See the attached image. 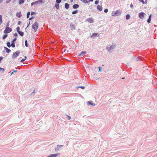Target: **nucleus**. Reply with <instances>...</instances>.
I'll use <instances>...</instances> for the list:
<instances>
[{
  "label": "nucleus",
  "instance_id": "23",
  "mask_svg": "<svg viewBox=\"0 0 157 157\" xmlns=\"http://www.w3.org/2000/svg\"><path fill=\"white\" fill-rule=\"evenodd\" d=\"M18 33L21 36H23L24 35V33L23 32L20 31Z\"/></svg>",
  "mask_w": 157,
  "mask_h": 157
},
{
  "label": "nucleus",
  "instance_id": "38",
  "mask_svg": "<svg viewBox=\"0 0 157 157\" xmlns=\"http://www.w3.org/2000/svg\"><path fill=\"white\" fill-rule=\"evenodd\" d=\"M2 71L3 72L5 71L4 69L3 68H1L0 67V71Z\"/></svg>",
  "mask_w": 157,
  "mask_h": 157
},
{
  "label": "nucleus",
  "instance_id": "40",
  "mask_svg": "<svg viewBox=\"0 0 157 157\" xmlns=\"http://www.w3.org/2000/svg\"><path fill=\"white\" fill-rule=\"evenodd\" d=\"M104 12L105 13H107L108 12V9H105L104 10Z\"/></svg>",
  "mask_w": 157,
  "mask_h": 157
},
{
  "label": "nucleus",
  "instance_id": "34",
  "mask_svg": "<svg viewBox=\"0 0 157 157\" xmlns=\"http://www.w3.org/2000/svg\"><path fill=\"white\" fill-rule=\"evenodd\" d=\"M70 26L71 29H75L74 26L73 25L71 24Z\"/></svg>",
  "mask_w": 157,
  "mask_h": 157
},
{
  "label": "nucleus",
  "instance_id": "1",
  "mask_svg": "<svg viewBox=\"0 0 157 157\" xmlns=\"http://www.w3.org/2000/svg\"><path fill=\"white\" fill-rule=\"evenodd\" d=\"M115 48V45L113 44L112 45H108L106 47V50L109 52L111 53L113 50Z\"/></svg>",
  "mask_w": 157,
  "mask_h": 157
},
{
  "label": "nucleus",
  "instance_id": "52",
  "mask_svg": "<svg viewBox=\"0 0 157 157\" xmlns=\"http://www.w3.org/2000/svg\"><path fill=\"white\" fill-rule=\"evenodd\" d=\"M21 22L20 21H19L18 23V24L19 25L21 24Z\"/></svg>",
  "mask_w": 157,
  "mask_h": 157
},
{
  "label": "nucleus",
  "instance_id": "57",
  "mask_svg": "<svg viewBox=\"0 0 157 157\" xmlns=\"http://www.w3.org/2000/svg\"><path fill=\"white\" fill-rule=\"evenodd\" d=\"M124 78H122L123 79H124Z\"/></svg>",
  "mask_w": 157,
  "mask_h": 157
},
{
  "label": "nucleus",
  "instance_id": "33",
  "mask_svg": "<svg viewBox=\"0 0 157 157\" xmlns=\"http://www.w3.org/2000/svg\"><path fill=\"white\" fill-rule=\"evenodd\" d=\"M26 59V56H25V58L24 59H23L22 60H21V62H23V61H24Z\"/></svg>",
  "mask_w": 157,
  "mask_h": 157
},
{
  "label": "nucleus",
  "instance_id": "50",
  "mask_svg": "<svg viewBox=\"0 0 157 157\" xmlns=\"http://www.w3.org/2000/svg\"><path fill=\"white\" fill-rule=\"evenodd\" d=\"M130 7L131 8H132L133 7V6L132 4H131L130 5Z\"/></svg>",
  "mask_w": 157,
  "mask_h": 157
},
{
  "label": "nucleus",
  "instance_id": "17",
  "mask_svg": "<svg viewBox=\"0 0 157 157\" xmlns=\"http://www.w3.org/2000/svg\"><path fill=\"white\" fill-rule=\"evenodd\" d=\"M97 9L99 11H101L102 10V8L99 5L98 6Z\"/></svg>",
  "mask_w": 157,
  "mask_h": 157
},
{
  "label": "nucleus",
  "instance_id": "22",
  "mask_svg": "<svg viewBox=\"0 0 157 157\" xmlns=\"http://www.w3.org/2000/svg\"><path fill=\"white\" fill-rule=\"evenodd\" d=\"M2 15H0V25L2 24Z\"/></svg>",
  "mask_w": 157,
  "mask_h": 157
},
{
  "label": "nucleus",
  "instance_id": "15",
  "mask_svg": "<svg viewBox=\"0 0 157 157\" xmlns=\"http://www.w3.org/2000/svg\"><path fill=\"white\" fill-rule=\"evenodd\" d=\"M4 48L6 50V52L7 53H9L10 52V50L9 48H6V47H4Z\"/></svg>",
  "mask_w": 157,
  "mask_h": 157
},
{
  "label": "nucleus",
  "instance_id": "26",
  "mask_svg": "<svg viewBox=\"0 0 157 157\" xmlns=\"http://www.w3.org/2000/svg\"><path fill=\"white\" fill-rule=\"evenodd\" d=\"M130 16L129 14H128L126 16V19L127 20H128L130 18Z\"/></svg>",
  "mask_w": 157,
  "mask_h": 157
},
{
  "label": "nucleus",
  "instance_id": "51",
  "mask_svg": "<svg viewBox=\"0 0 157 157\" xmlns=\"http://www.w3.org/2000/svg\"><path fill=\"white\" fill-rule=\"evenodd\" d=\"M2 56H0V61L2 59Z\"/></svg>",
  "mask_w": 157,
  "mask_h": 157
},
{
  "label": "nucleus",
  "instance_id": "11",
  "mask_svg": "<svg viewBox=\"0 0 157 157\" xmlns=\"http://www.w3.org/2000/svg\"><path fill=\"white\" fill-rule=\"evenodd\" d=\"M87 105H90L91 106H94L95 105V104H94L92 101H89L87 102Z\"/></svg>",
  "mask_w": 157,
  "mask_h": 157
},
{
  "label": "nucleus",
  "instance_id": "18",
  "mask_svg": "<svg viewBox=\"0 0 157 157\" xmlns=\"http://www.w3.org/2000/svg\"><path fill=\"white\" fill-rule=\"evenodd\" d=\"M65 7L66 9H68L69 8V5L67 3H66L65 4Z\"/></svg>",
  "mask_w": 157,
  "mask_h": 157
},
{
  "label": "nucleus",
  "instance_id": "36",
  "mask_svg": "<svg viewBox=\"0 0 157 157\" xmlns=\"http://www.w3.org/2000/svg\"><path fill=\"white\" fill-rule=\"evenodd\" d=\"M17 72V71H16V70H15V71H14L13 72H12L11 74H10V75H12L14 73H16Z\"/></svg>",
  "mask_w": 157,
  "mask_h": 157
},
{
  "label": "nucleus",
  "instance_id": "8",
  "mask_svg": "<svg viewBox=\"0 0 157 157\" xmlns=\"http://www.w3.org/2000/svg\"><path fill=\"white\" fill-rule=\"evenodd\" d=\"M35 5H37L38 4H41L43 2V0H39L38 1H36L34 2Z\"/></svg>",
  "mask_w": 157,
  "mask_h": 157
},
{
  "label": "nucleus",
  "instance_id": "54",
  "mask_svg": "<svg viewBox=\"0 0 157 157\" xmlns=\"http://www.w3.org/2000/svg\"><path fill=\"white\" fill-rule=\"evenodd\" d=\"M93 0H89V1L90 2H93Z\"/></svg>",
  "mask_w": 157,
  "mask_h": 157
},
{
  "label": "nucleus",
  "instance_id": "5",
  "mask_svg": "<svg viewBox=\"0 0 157 157\" xmlns=\"http://www.w3.org/2000/svg\"><path fill=\"white\" fill-rule=\"evenodd\" d=\"M20 53L19 51H17L13 54L12 56V58L13 59L16 58L19 55Z\"/></svg>",
  "mask_w": 157,
  "mask_h": 157
},
{
  "label": "nucleus",
  "instance_id": "12",
  "mask_svg": "<svg viewBox=\"0 0 157 157\" xmlns=\"http://www.w3.org/2000/svg\"><path fill=\"white\" fill-rule=\"evenodd\" d=\"M16 15L17 17H20L21 16V12L17 13Z\"/></svg>",
  "mask_w": 157,
  "mask_h": 157
},
{
  "label": "nucleus",
  "instance_id": "32",
  "mask_svg": "<svg viewBox=\"0 0 157 157\" xmlns=\"http://www.w3.org/2000/svg\"><path fill=\"white\" fill-rule=\"evenodd\" d=\"M82 2L85 3H87L88 2L87 0H83Z\"/></svg>",
  "mask_w": 157,
  "mask_h": 157
},
{
  "label": "nucleus",
  "instance_id": "56",
  "mask_svg": "<svg viewBox=\"0 0 157 157\" xmlns=\"http://www.w3.org/2000/svg\"><path fill=\"white\" fill-rule=\"evenodd\" d=\"M71 2H73V0H71Z\"/></svg>",
  "mask_w": 157,
  "mask_h": 157
},
{
  "label": "nucleus",
  "instance_id": "10",
  "mask_svg": "<svg viewBox=\"0 0 157 157\" xmlns=\"http://www.w3.org/2000/svg\"><path fill=\"white\" fill-rule=\"evenodd\" d=\"M63 146V145H57V147L55 148L56 151L59 150L61 148V147Z\"/></svg>",
  "mask_w": 157,
  "mask_h": 157
},
{
  "label": "nucleus",
  "instance_id": "16",
  "mask_svg": "<svg viewBox=\"0 0 157 157\" xmlns=\"http://www.w3.org/2000/svg\"><path fill=\"white\" fill-rule=\"evenodd\" d=\"M98 35V33H94L91 35V37L93 38H94L96 36H97Z\"/></svg>",
  "mask_w": 157,
  "mask_h": 157
},
{
  "label": "nucleus",
  "instance_id": "4",
  "mask_svg": "<svg viewBox=\"0 0 157 157\" xmlns=\"http://www.w3.org/2000/svg\"><path fill=\"white\" fill-rule=\"evenodd\" d=\"M12 31V29L11 28L7 27L5 29L4 31V33H10Z\"/></svg>",
  "mask_w": 157,
  "mask_h": 157
},
{
  "label": "nucleus",
  "instance_id": "41",
  "mask_svg": "<svg viewBox=\"0 0 157 157\" xmlns=\"http://www.w3.org/2000/svg\"><path fill=\"white\" fill-rule=\"evenodd\" d=\"M98 68H99V71L101 72V68L100 67H99Z\"/></svg>",
  "mask_w": 157,
  "mask_h": 157
},
{
  "label": "nucleus",
  "instance_id": "31",
  "mask_svg": "<svg viewBox=\"0 0 157 157\" xmlns=\"http://www.w3.org/2000/svg\"><path fill=\"white\" fill-rule=\"evenodd\" d=\"M30 14V12H29L27 13V18H28L29 17V16Z\"/></svg>",
  "mask_w": 157,
  "mask_h": 157
},
{
  "label": "nucleus",
  "instance_id": "27",
  "mask_svg": "<svg viewBox=\"0 0 157 157\" xmlns=\"http://www.w3.org/2000/svg\"><path fill=\"white\" fill-rule=\"evenodd\" d=\"M7 36V34H5L2 37L3 39H5Z\"/></svg>",
  "mask_w": 157,
  "mask_h": 157
},
{
  "label": "nucleus",
  "instance_id": "58",
  "mask_svg": "<svg viewBox=\"0 0 157 157\" xmlns=\"http://www.w3.org/2000/svg\"><path fill=\"white\" fill-rule=\"evenodd\" d=\"M80 0L81 1H82L83 0Z\"/></svg>",
  "mask_w": 157,
  "mask_h": 157
},
{
  "label": "nucleus",
  "instance_id": "3",
  "mask_svg": "<svg viewBox=\"0 0 157 157\" xmlns=\"http://www.w3.org/2000/svg\"><path fill=\"white\" fill-rule=\"evenodd\" d=\"M38 28V24L37 22L36 21L32 25V28L34 29V31L36 32Z\"/></svg>",
  "mask_w": 157,
  "mask_h": 157
},
{
  "label": "nucleus",
  "instance_id": "6",
  "mask_svg": "<svg viewBox=\"0 0 157 157\" xmlns=\"http://www.w3.org/2000/svg\"><path fill=\"white\" fill-rule=\"evenodd\" d=\"M145 13L144 12L140 13H139V16L140 18L141 19H143L144 17Z\"/></svg>",
  "mask_w": 157,
  "mask_h": 157
},
{
  "label": "nucleus",
  "instance_id": "13",
  "mask_svg": "<svg viewBox=\"0 0 157 157\" xmlns=\"http://www.w3.org/2000/svg\"><path fill=\"white\" fill-rule=\"evenodd\" d=\"M86 53V52L85 51H82L81 53H80L79 56H83Z\"/></svg>",
  "mask_w": 157,
  "mask_h": 157
},
{
  "label": "nucleus",
  "instance_id": "30",
  "mask_svg": "<svg viewBox=\"0 0 157 157\" xmlns=\"http://www.w3.org/2000/svg\"><path fill=\"white\" fill-rule=\"evenodd\" d=\"M25 45L26 47H28V44L27 43V40H26L25 42Z\"/></svg>",
  "mask_w": 157,
  "mask_h": 157
},
{
  "label": "nucleus",
  "instance_id": "44",
  "mask_svg": "<svg viewBox=\"0 0 157 157\" xmlns=\"http://www.w3.org/2000/svg\"><path fill=\"white\" fill-rule=\"evenodd\" d=\"M16 40H17V38H14L13 39V40L12 41L15 42V41H16Z\"/></svg>",
  "mask_w": 157,
  "mask_h": 157
},
{
  "label": "nucleus",
  "instance_id": "9",
  "mask_svg": "<svg viewBox=\"0 0 157 157\" xmlns=\"http://www.w3.org/2000/svg\"><path fill=\"white\" fill-rule=\"evenodd\" d=\"M86 21L89 23H93L94 22L93 19L91 18H89L86 19Z\"/></svg>",
  "mask_w": 157,
  "mask_h": 157
},
{
  "label": "nucleus",
  "instance_id": "21",
  "mask_svg": "<svg viewBox=\"0 0 157 157\" xmlns=\"http://www.w3.org/2000/svg\"><path fill=\"white\" fill-rule=\"evenodd\" d=\"M11 46L13 48H14L15 46V43L14 42L12 41L11 42Z\"/></svg>",
  "mask_w": 157,
  "mask_h": 157
},
{
  "label": "nucleus",
  "instance_id": "42",
  "mask_svg": "<svg viewBox=\"0 0 157 157\" xmlns=\"http://www.w3.org/2000/svg\"><path fill=\"white\" fill-rule=\"evenodd\" d=\"M98 3H99V2L98 1H96L95 2V4L96 5L98 4Z\"/></svg>",
  "mask_w": 157,
  "mask_h": 157
},
{
  "label": "nucleus",
  "instance_id": "53",
  "mask_svg": "<svg viewBox=\"0 0 157 157\" xmlns=\"http://www.w3.org/2000/svg\"><path fill=\"white\" fill-rule=\"evenodd\" d=\"M3 0H0V3L2 2Z\"/></svg>",
  "mask_w": 157,
  "mask_h": 157
},
{
  "label": "nucleus",
  "instance_id": "47",
  "mask_svg": "<svg viewBox=\"0 0 157 157\" xmlns=\"http://www.w3.org/2000/svg\"><path fill=\"white\" fill-rule=\"evenodd\" d=\"M14 36H17V33H15V34H14Z\"/></svg>",
  "mask_w": 157,
  "mask_h": 157
},
{
  "label": "nucleus",
  "instance_id": "19",
  "mask_svg": "<svg viewBox=\"0 0 157 157\" xmlns=\"http://www.w3.org/2000/svg\"><path fill=\"white\" fill-rule=\"evenodd\" d=\"M25 2V0H19V3L20 5H21L23 3Z\"/></svg>",
  "mask_w": 157,
  "mask_h": 157
},
{
  "label": "nucleus",
  "instance_id": "49",
  "mask_svg": "<svg viewBox=\"0 0 157 157\" xmlns=\"http://www.w3.org/2000/svg\"><path fill=\"white\" fill-rule=\"evenodd\" d=\"M9 27V22H8L7 24L6 25V27Z\"/></svg>",
  "mask_w": 157,
  "mask_h": 157
},
{
  "label": "nucleus",
  "instance_id": "2",
  "mask_svg": "<svg viewBox=\"0 0 157 157\" xmlns=\"http://www.w3.org/2000/svg\"><path fill=\"white\" fill-rule=\"evenodd\" d=\"M121 11L120 10H117L116 11H113L111 15L113 16H118L121 14Z\"/></svg>",
  "mask_w": 157,
  "mask_h": 157
},
{
  "label": "nucleus",
  "instance_id": "29",
  "mask_svg": "<svg viewBox=\"0 0 157 157\" xmlns=\"http://www.w3.org/2000/svg\"><path fill=\"white\" fill-rule=\"evenodd\" d=\"M55 6L57 9H58L59 8V4L56 3L55 5Z\"/></svg>",
  "mask_w": 157,
  "mask_h": 157
},
{
  "label": "nucleus",
  "instance_id": "24",
  "mask_svg": "<svg viewBox=\"0 0 157 157\" xmlns=\"http://www.w3.org/2000/svg\"><path fill=\"white\" fill-rule=\"evenodd\" d=\"M7 46L9 47L10 48L11 46L10 43L9 42H7L6 43Z\"/></svg>",
  "mask_w": 157,
  "mask_h": 157
},
{
  "label": "nucleus",
  "instance_id": "55",
  "mask_svg": "<svg viewBox=\"0 0 157 157\" xmlns=\"http://www.w3.org/2000/svg\"><path fill=\"white\" fill-rule=\"evenodd\" d=\"M32 18L31 17V18H30L29 19V20H32Z\"/></svg>",
  "mask_w": 157,
  "mask_h": 157
},
{
  "label": "nucleus",
  "instance_id": "25",
  "mask_svg": "<svg viewBox=\"0 0 157 157\" xmlns=\"http://www.w3.org/2000/svg\"><path fill=\"white\" fill-rule=\"evenodd\" d=\"M78 11L77 10H76L74 11H73L72 12V14H74L77 13H78Z\"/></svg>",
  "mask_w": 157,
  "mask_h": 157
},
{
  "label": "nucleus",
  "instance_id": "7",
  "mask_svg": "<svg viewBox=\"0 0 157 157\" xmlns=\"http://www.w3.org/2000/svg\"><path fill=\"white\" fill-rule=\"evenodd\" d=\"M60 155L59 153H56L55 154H52L49 155L48 157H56L58 156H59Z\"/></svg>",
  "mask_w": 157,
  "mask_h": 157
},
{
  "label": "nucleus",
  "instance_id": "45",
  "mask_svg": "<svg viewBox=\"0 0 157 157\" xmlns=\"http://www.w3.org/2000/svg\"><path fill=\"white\" fill-rule=\"evenodd\" d=\"M35 5V2H32V3H31V6H33V5Z\"/></svg>",
  "mask_w": 157,
  "mask_h": 157
},
{
  "label": "nucleus",
  "instance_id": "28",
  "mask_svg": "<svg viewBox=\"0 0 157 157\" xmlns=\"http://www.w3.org/2000/svg\"><path fill=\"white\" fill-rule=\"evenodd\" d=\"M61 2V0H56V2L57 4H59Z\"/></svg>",
  "mask_w": 157,
  "mask_h": 157
},
{
  "label": "nucleus",
  "instance_id": "43",
  "mask_svg": "<svg viewBox=\"0 0 157 157\" xmlns=\"http://www.w3.org/2000/svg\"><path fill=\"white\" fill-rule=\"evenodd\" d=\"M79 87L82 89H85V87L84 86H80Z\"/></svg>",
  "mask_w": 157,
  "mask_h": 157
},
{
  "label": "nucleus",
  "instance_id": "48",
  "mask_svg": "<svg viewBox=\"0 0 157 157\" xmlns=\"http://www.w3.org/2000/svg\"><path fill=\"white\" fill-rule=\"evenodd\" d=\"M10 2L9 0H7V1H6V3H9Z\"/></svg>",
  "mask_w": 157,
  "mask_h": 157
},
{
  "label": "nucleus",
  "instance_id": "35",
  "mask_svg": "<svg viewBox=\"0 0 157 157\" xmlns=\"http://www.w3.org/2000/svg\"><path fill=\"white\" fill-rule=\"evenodd\" d=\"M16 30H17V31L18 32V33L20 32V27H17V28H16Z\"/></svg>",
  "mask_w": 157,
  "mask_h": 157
},
{
  "label": "nucleus",
  "instance_id": "37",
  "mask_svg": "<svg viewBox=\"0 0 157 157\" xmlns=\"http://www.w3.org/2000/svg\"><path fill=\"white\" fill-rule=\"evenodd\" d=\"M66 116L68 117V120H70L71 119V117L70 116H69L67 115H66Z\"/></svg>",
  "mask_w": 157,
  "mask_h": 157
},
{
  "label": "nucleus",
  "instance_id": "39",
  "mask_svg": "<svg viewBox=\"0 0 157 157\" xmlns=\"http://www.w3.org/2000/svg\"><path fill=\"white\" fill-rule=\"evenodd\" d=\"M139 1L142 2L143 4H144L145 3L144 2L143 0H139Z\"/></svg>",
  "mask_w": 157,
  "mask_h": 157
},
{
  "label": "nucleus",
  "instance_id": "14",
  "mask_svg": "<svg viewBox=\"0 0 157 157\" xmlns=\"http://www.w3.org/2000/svg\"><path fill=\"white\" fill-rule=\"evenodd\" d=\"M79 7V5L78 4H74L73 6V7L74 9H77Z\"/></svg>",
  "mask_w": 157,
  "mask_h": 157
},
{
  "label": "nucleus",
  "instance_id": "20",
  "mask_svg": "<svg viewBox=\"0 0 157 157\" xmlns=\"http://www.w3.org/2000/svg\"><path fill=\"white\" fill-rule=\"evenodd\" d=\"M151 15H150L149 16V17L147 21V22L148 23H150V22H151Z\"/></svg>",
  "mask_w": 157,
  "mask_h": 157
},
{
  "label": "nucleus",
  "instance_id": "46",
  "mask_svg": "<svg viewBox=\"0 0 157 157\" xmlns=\"http://www.w3.org/2000/svg\"><path fill=\"white\" fill-rule=\"evenodd\" d=\"M35 13L33 12H32L31 13V15H33Z\"/></svg>",
  "mask_w": 157,
  "mask_h": 157
}]
</instances>
